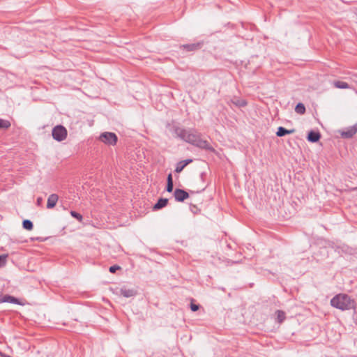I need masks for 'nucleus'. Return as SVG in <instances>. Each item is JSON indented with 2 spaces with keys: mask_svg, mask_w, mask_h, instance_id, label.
I'll list each match as a JSON object with an SVG mask.
<instances>
[{
  "mask_svg": "<svg viewBox=\"0 0 357 357\" xmlns=\"http://www.w3.org/2000/svg\"><path fill=\"white\" fill-rule=\"evenodd\" d=\"M331 305L341 310H347L354 308L355 301L347 294H340L331 300Z\"/></svg>",
  "mask_w": 357,
  "mask_h": 357,
  "instance_id": "1",
  "label": "nucleus"
},
{
  "mask_svg": "<svg viewBox=\"0 0 357 357\" xmlns=\"http://www.w3.org/2000/svg\"><path fill=\"white\" fill-rule=\"evenodd\" d=\"M174 133L176 136L181 140L196 145L199 147L201 146V139L199 136L196 135L191 131L176 127L174 129Z\"/></svg>",
  "mask_w": 357,
  "mask_h": 357,
  "instance_id": "2",
  "label": "nucleus"
},
{
  "mask_svg": "<svg viewBox=\"0 0 357 357\" xmlns=\"http://www.w3.org/2000/svg\"><path fill=\"white\" fill-rule=\"evenodd\" d=\"M198 193H199V191L189 190V192H187L183 189L176 188L174 191V197L176 202H183L188 198L193 200V196Z\"/></svg>",
  "mask_w": 357,
  "mask_h": 357,
  "instance_id": "3",
  "label": "nucleus"
},
{
  "mask_svg": "<svg viewBox=\"0 0 357 357\" xmlns=\"http://www.w3.org/2000/svg\"><path fill=\"white\" fill-rule=\"evenodd\" d=\"M98 139L108 146H115L118 142V137L112 132H103L100 133Z\"/></svg>",
  "mask_w": 357,
  "mask_h": 357,
  "instance_id": "4",
  "label": "nucleus"
},
{
  "mask_svg": "<svg viewBox=\"0 0 357 357\" xmlns=\"http://www.w3.org/2000/svg\"><path fill=\"white\" fill-rule=\"evenodd\" d=\"M52 135L54 140L62 142L66 139L68 131L63 125H56L52 128Z\"/></svg>",
  "mask_w": 357,
  "mask_h": 357,
  "instance_id": "5",
  "label": "nucleus"
},
{
  "mask_svg": "<svg viewBox=\"0 0 357 357\" xmlns=\"http://www.w3.org/2000/svg\"><path fill=\"white\" fill-rule=\"evenodd\" d=\"M9 303L13 304H16L19 305H23L24 303L22 302V301L13 296L9 295V294H5L0 296V303Z\"/></svg>",
  "mask_w": 357,
  "mask_h": 357,
  "instance_id": "6",
  "label": "nucleus"
},
{
  "mask_svg": "<svg viewBox=\"0 0 357 357\" xmlns=\"http://www.w3.org/2000/svg\"><path fill=\"white\" fill-rule=\"evenodd\" d=\"M357 132V123L346 128L344 130L341 131L340 135L342 138L350 139L353 137Z\"/></svg>",
  "mask_w": 357,
  "mask_h": 357,
  "instance_id": "7",
  "label": "nucleus"
},
{
  "mask_svg": "<svg viewBox=\"0 0 357 357\" xmlns=\"http://www.w3.org/2000/svg\"><path fill=\"white\" fill-rule=\"evenodd\" d=\"M119 294L125 298H131L137 295V291L134 289H128L123 287L119 290Z\"/></svg>",
  "mask_w": 357,
  "mask_h": 357,
  "instance_id": "8",
  "label": "nucleus"
},
{
  "mask_svg": "<svg viewBox=\"0 0 357 357\" xmlns=\"http://www.w3.org/2000/svg\"><path fill=\"white\" fill-rule=\"evenodd\" d=\"M321 138V134L319 131H314L313 130H310L307 136V139L308 142L312 143L317 142Z\"/></svg>",
  "mask_w": 357,
  "mask_h": 357,
  "instance_id": "9",
  "label": "nucleus"
},
{
  "mask_svg": "<svg viewBox=\"0 0 357 357\" xmlns=\"http://www.w3.org/2000/svg\"><path fill=\"white\" fill-rule=\"evenodd\" d=\"M192 162V159H190V158H188V159H185L184 160L179 161L176 165V168H175L174 172H176V173L181 172L183 170V169L187 165L190 164Z\"/></svg>",
  "mask_w": 357,
  "mask_h": 357,
  "instance_id": "10",
  "label": "nucleus"
},
{
  "mask_svg": "<svg viewBox=\"0 0 357 357\" xmlns=\"http://www.w3.org/2000/svg\"><path fill=\"white\" fill-rule=\"evenodd\" d=\"M59 200V196L56 194H52L48 197L47 202V208H53Z\"/></svg>",
  "mask_w": 357,
  "mask_h": 357,
  "instance_id": "11",
  "label": "nucleus"
},
{
  "mask_svg": "<svg viewBox=\"0 0 357 357\" xmlns=\"http://www.w3.org/2000/svg\"><path fill=\"white\" fill-rule=\"evenodd\" d=\"M168 202H169V200L167 198H163V197L159 198L157 200L156 203L153 205V210L158 211V210H160V209L165 207L167 205Z\"/></svg>",
  "mask_w": 357,
  "mask_h": 357,
  "instance_id": "12",
  "label": "nucleus"
},
{
  "mask_svg": "<svg viewBox=\"0 0 357 357\" xmlns=\"http://www.w3.org/2000/svg\"><path fill=\"white\" fill-rule=\"evenodd\" d=\"M331 248L338 254L347 253L349 252V248L345 245H337L334 243L330 244Z\"/></svg>",
  "mask_w": 357,
  "mask_h": 357,
  "instance_id": "13",
  "label": "nucleus"
},
{
  "mask_svg": "<svg viewBox=\"0 0 357 357\" xmlns=\"http://www.w3.org/2000/svg\"><path fill=\"white\" fill-rule=\"evenodd\" d=\"M200 43L197 42L195 43L185 44L181 46V49L185 50L186 52H193L199 50Z\"/></svg>",
  "mask_w": 357,
  "mask_h": 357,
  "instance_id": "14",
  "label": "nucleus"
},
{
  "mask_svg": "<svg viewBox=\"0 0 357 357\" xmlns=\"http://www.w3.org/2000/svg\"><path fill=\"white\" fill-rule=\"evenodd\" d=\"M294 132H295L294 129L287 130V129H286L285 128H284L282 126H280V127L278 128V130L276 132V135L278 137H284V136H285L287 135L292 134Z\"/></svg>",
  "mask_w": 357,
  "mask_h": 357,
  "instance_id": "15",
  "label": "nucleus"
},
{
  "mask_svg": "<svg viewBox=\"0 0 357 357\" xmlns=\"http://www.w3.org/2000/svg\"><path fill=\"white\" fill-rule=\"evenodd\" d=\"M165 190L168 192H172L174 190V182L172 174L170 172L167 177V185Z\"/></svg>",
  "mask_w": 357,
  "mask_h": 357,
  "instance_id": "16",
  "label": "nucleus"
},
{
  "mask_svg": "<svg viewBox=\"0 0 357 357\" xmlns=\"http://www.w3.org/2000/svg\"><path fill=\"white\" fill-rule=\"evenodd\" d=\"M22 227L28 231H31L33 228V224L30 220H24L22 221Z\"/></svg>",
  "mask_w": 357,
  "mask_h": 357,
  "instance_id": "17",
  "label": "nucleus"
},
{
  "mask_svg": "<svg viewBox=\"0 0 357 357\" xmlns=\"http://www.w3.org/2000/svg\"><path fill=\"white\" fill-rule=\"evenodd\" d=\"M334 85L336 88L342 89H345L349 88V84L345 82H342V81H336L334 82Z\"/></svg>",
  "mask_w": 357,
  "mask_h": 357,
  "instance_id": "18",
  "label": "nucleus"
},
{
  "mask_svg": "<svg viewBox=\"0 0 357 357\" xmlns=\"http://www.w3.org/2000/svg\"><path fill=\"white\" fill-rule=\"evenodd\" d=\"M295 112L297 114H303L305 112V105L301 102L298 103L295 107Z\"/></svg>",
  "mask_w": 357,
  "mask_h": 357,
  "instance_id": "19",
  "label": "nucleus"
},
{
  "mask_svg": "<svg viewBox=\"0 0 357 357\" xmlns=\"http://www.w3.org/2000/svg\"><path fill=\"white\" fill-rule=\"evenodd\" d=\"M11 123L8 120L3 119L0 118V129H8L10 127Z\"/></svg>",
  "mask_w": 357,
  "mask_h": 357,
  "instance_id": "20",
  "label": "nucleus"
},
{
  "mask_svg": "<svg viewBox=\"0 0 357 357\" xmlns=\"http://www.w3.org/2000/svg\"><path fill=\"white\" fill-rule=\"evenodd\" d=\"M70 215L75 218L77 220H78L79 222H82L83 220V216L79 213L75 211H70Z\"/></svg>",
  "mask_w": 357,
  "mask_h": 357,
  "instance_id": "21",
  "label": "nucleus"
},
{
  "mask_svg": "<svg viewBox=\"0 0 357 357\" xmlns=\"http://www.w3.org/2000/svg\"><path fill=\"white\" fill-rule=\"evenodd\" d=\"M275 314L279 323H282L286 318L285 313L282 310H277Z\"/></svg>",
  "mask_w": 357,
  "mask_h": 357,
  "instance_id": "22",
  "label": "nucleus"
},
{
  "mask_svg": "<svg viewBox=\"0 0 357 357\" xmlns=\"http://www.w3.org/2000/svg\"><path fill=\"white\" fill-rule=\"evenodd\" d=\"M190 210L195 215L198 214L201 211L198 206L194 204L192 202L190 203Z\"/></svg>",
  "mask_w": 357,
  "mask_h": 357,
  "instance_id": "23",
  "label": "nucleus"
},
{
  "mask_svg": "<svg viewBox=\"0 0 357 357\" xmlns=\"http://www.w3.org/2000/svg\"><path fill=\"white\" fill-rule=\"evenodd\" d=\"M194 302L195 300L193 298H191L190 308L192 312H197L199 309L200 305L199 304H195Z\"/></svg>",
  "mask_w": 357,
  "mask_h": 357,
  "instance_id": "24",
  "label": "nucleus"
},
{
  "mask_svg": "<svg viewBox=\"0 0 357 357\" xmlns=\"http://www.w3.org/2000/svg\"><path fill=\"white\" fill-rule=\"evenodd\" d=\"M7 257V255H0V268L6 266Z\"/></svg>",
  "mask_w": 357,
  "mask_h": 357,
  "instance_id": "25",
  "label": "nucleus"
},
{
  "mask_svg": "<svg viewBox=\"0 0 357 357\" xmlns=\"http://www.w3.org/2000/svg\"><path fill=\"white\" fill-rule=\"evenodd\" d=\"M121 267L117 264H115V265H113V266H111L109 268V271L111 273H115L116 272V271H119V270H121Z\"/></svg>",
  "mask_w": 357,
  "mask_h": 357,
  "instance_id": "26",
  "label": "nucleus"
},
{
  "mask_svg": "<svg viewBox=\"0 0 357 357\" xmlns=\"http://www.w3.org/2000/svg\"><path fill=\"white\" fill-rule=\"evenodd\" d=\"M202 149H206L214 151V149L212 147L208 146V142L206 140L202 139Z\"/></svg>",
  "mask_w": 357,
  "mask_h": 357,
  "instance_id": "27",
  "label": "nucleus"
},
{
  "mask_svg": "<svg viewBox=\"0 0 357 357\" xmlns=\"http://www.w3.org/2000/svg\"><path fill=\"white\" fill-rule=\"evenodd\" d=\"M43 202V199L41 197H38L36 199V205L38 206H41Z\"/></svg>",
  "mask_w": 357,
  "mask_h": 357,
  "instance_id": "28",
  "label": "nucleus"
},
{
  "mask_svg": "<svg viewBox=\"0 0 357 357\" xmlns=\"http://www.w3.org/2000/svg\"><path fill=\"white\" fill-rule=\"evenodd\" d=\"M238 105L241 107H244L247 105V102L245 100H241L238 103Z\"/></svg>",
  "mask_w": 357,
  "mask_h": 357,
  "instance_id": "29",
  "label": "nucleus"
},
{
  "mask_svg": "<svg viewBox=\"0 0 357 357\" xmlns=\"http://www.w3.org/2000/svg\"><path fill=\"white\" fill-rule=\"evenodd\" d=\"M3 355H6V354H4V353H3V352H1V351H0V356H1V357H3Z\"/></svg>",
  "mask_w": 357,
  "mask_h": 357,
  "instance_id": "30",
  "label": "nucleus"
},
{
  "mask_svg": "<svg viewBox=\"0 0 357 357\" xmlns=\"http://www.w3.org/2000/svg\"><path fill=\"white\" fill-rule=\"evenodd\" d=\"M3 357H12V356L6 354V355H3Z\"/></svg>",
  "mask_w": 357,
  "mask_h": 357,
  "instance_id": "31",
  "label": "nucleus"
}]
</instances>
